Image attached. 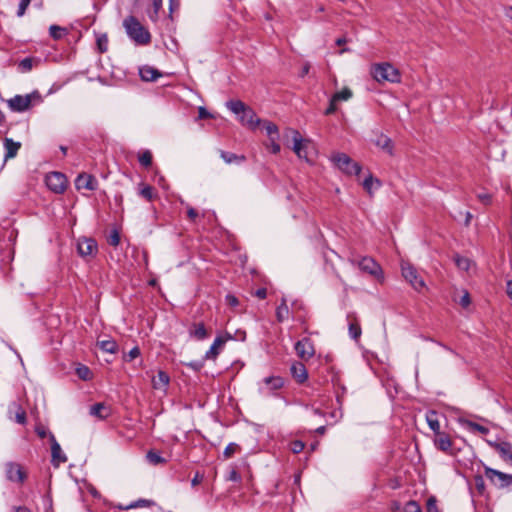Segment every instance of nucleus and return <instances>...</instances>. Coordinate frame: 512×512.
<instances>
[{
  "mask_svg": "<svg viewBox=\"0 0 512 512\" xmlns=\"http://www.w3.org/2000/svg\"><path fill=\"white\" fill-rule=\"evenodd\" d=\"M497 449L502 458L512 461V445L510 443L502 442L498 445Z\"/></svg>",
  "mask_w": 512,
  "mask_h": 512,
  "instance_id": "34",
  "label": "nucleus"
},
{
  "mask_svg": "<svg viewBox=\"0 0 512 512\" xmlns=\"http://www.w3.org/2000/svg\"><path fill=\"white\" fill-rule=\"evenodd\" d=\"M47 187L54 193L61 194L66 190V176L60 172H51L47 174L45 179Z\"/></svg>",
  "mask_w": 512,
  "mask_h": 512,
  "instance_id": "9",
  "label": "nucleus"
},
{
  "mask_svg": "<svg viewBox=\"0 0 512 512\" xmlns=\"http://www.w3.org/2000/svg\"><path fill=\"white\" fill-rule=\"evenodd\" d=\"M6 478L14 483L22 484L27 478V473L22 465L16 462H7L5 464Z\"/></svg>",
  "mask_w": 512,
  "mask_h": 512,
  "instance_id": "10",
  "label": "nucleus"
},
{
  "mask_svg": "<svg viewBox=\"0 0 512 512\" xmlns=\"http://www.w3.org/2000/svg\"><path fill=\"white\" fill-rule=\"evenodd\" d=\"M426 420L430 429L436 434L440 431V423L437 418V413L435 411H430L426 415Z\"/></svg>",
  "mask_w": 512,
  "mask_h": 512,
  "instance_id": "29",
  "label": "nucleus"
},
{
  "mask_svg": "<svg viewBox=\"0 0 512 512\" xmlns=\"http://www.w3.org/2000/svg\"><path fill=\"white\" fill-rule=\"evenodd\" d=\"M220 157L227 164L241 163V162H243L245 160V156H243V155H237L235 153L226 152V151H223V150L220 151Z\"/></svg>",
  "mask_w": 512,
  "mask_h": 512,
  "instance_id": "28",
  "label": "nucleus"
},
{
  "mask_svg": "<svg viewBox=\"0 0 512 512\" xmlns=\"http://www.w3.org/2000/svg\"><path fill=\"white\" fill-rule=\"evenodd\" d=\"M372 77L379 83L390 82L399 83L401 80L400 72L390 63L375 64L371 68Z\"/></svg>",
  "mask_w": 512,
  "mask_h": 512,
  "instance_id": "2",
  "label": "nucleus"
},
{
  "mask_svg": "<svg viewBox=\"0 0 512 512\" xmlns=\"http://www.w3.org/2000/svg\"><path fill=\"white\" fill-rule=\"evenodd\" d=\"M140 355V349L135 346L133 347L125 356V361H132L133 359L137 358Z\"/></svg>",
  "mask_w": 512,
  "mask_h": 512,
  "instance_id": "50",
  "label": "nucleus"
},
{
  "mask_svg": "<svg viewBox=\"0 0 512 512\" xmlns=\"http://www.w3.org/2000/svg\"><path fill=\"white\" fill-rule=\"evenodd\" d=\"M279 137H272L270 138L271 140V152L273 154H277L280 152V145L277 143V140H278Z\"/></svg>",
  "mask_w": 512,
  "mask_h": 512,
  "instance_id": "58",
  "label": "nucleus"
},
{
  "mask_svg": "<svg viewBox=\"0 0 512 512\" xmlns=\"http://www.w3.org/2000/svg\"><path fill=\"white\" fill-rule=\"evenodd\" d=\"M228 479L231 481L237 482V481H240L241 477L236 470H231L229 473Z\"/></svg>",
  "mask_w": 512,
  "mask_h": 512,
  "instance_id": "63",
  "label": "nucleus"
},
{
  "mask_svg": "<svg viewBox=\"0 0 512 512\" xmlns=\"http://www.w3.org/2000/svg\"><path fill=\"white\" fill-rule=\"evenodd\" d=\"M138 193L147 201H152L156 196L153 187H151L150 185H146L144 183L139 184Z\"/></svg>",
  "mask_w": 512,
  "mask_h": 512,
  "instance_id": "30",
  "label": "nucleus"
},
{
  "mask_svg": "<svg viewBox=\"0 0 512 512\" xmlns=\"http://www.w3.org/2000/svg\"><path fill=\"white\" fill-rule=\"evenodd\" d=\"M289 308L286 304V301L283 299L281 304L276 309V317L279 322H283L288 318Z\"/></svg>",
  "mask_w": 512,
  "mask_h": 512,
  "instance_id": "35",
  "label": "nucleus"
},
{
  "mask_svg": "<svg viewBox=\"0 0 512 512\" xmlns=\"http://www.w3.org/2000/svg\"><path fill=\"white\" fill-rule=\"evenodd\" d=\"M99 347L101 350L107 353H115L117 351L118 345L114 340H103L98 342Z\"/></svg>",
  "mask_w": 512,
  "mask_h": 512,
  "instance_id": "36",
  "label": "nucleus"
},
{
  "mask_svg": "<svg viewBox=\"0 0 512 512\" xmlns=\"http://www.w3.org/2000/svg\"><path fill=\"white\" fill-rule=\"evenodd\" d=\"M305 445L300 440H295L291 443V450L293 453L298 454L303 451Z\"/></svg>",
  "mask_w": 512,
  "mask_h": 512,
  "instance_id": "51",
  "label": "nucleus"
},
{
  "mask_svg": "<svg viewBox=\"0 0 512 512\" xmlns=\"http://www.w3.org/2000/svg\"><path fill=\"white\" fill-rule=\"evenodd\" d=\"M33 61L31 58H24L20 61L19 67L23 72H28L32 69Z\"/></svg>",
  "mask_w": 512,
  "mask_h": 512,
  "instance_id": "48",
  "label": "nucleus"
},
{
  "mask_svg": "<svg viewBox=\"0 0 512 512\" xmlns=\"http://www.w3.org/2000/svg\"><path fill=\"white\" fill-rule=\"evenodd\" d=\"M76 373L78 377L82 380H89L92 375L91 370L85 365H80L79 367H77Z\"/></svg>",
  "mask_w": 512,
  "mask_h": 512,
  "instance_id": "44",
  "label": "nucleus"
},
{
  "mask_svg": "<svg viewBox=\"0 0 512 512\" xmlns=\"http://www.w3.org/2000/svg\"><path fill=\"white\" fill-rule=\"evenodd\" d=\"M485 476L497 488L503 489L512 486V475L496 469L485 467Z\"/></svg>",
  "mask_w": 512,
  "mask_h": 512,
  "instance_id": "8",
  "label": "nucleus"
},
{
  "mask_svg": "<svg viewBox=\"0 0 512 512\" xmlns=\"http://www.w3.org/2000/svg\"><path fill=\"white\" fill-rule=\"evenodd\" d=\"M170 383L169 375L163 371H158L157 375L152 378V386L157 390H166L167 386Z\"/></svg>",
  "mask_w": 512,
  "mask_h": 512,
  "instance_id": "21",
  "label": "nucleus"
},
{
  "mask_svg": "<svg viewBox=\"0 0 512 512\" xmlns=\"http://www.w3.org/2000/svg\"><path fill=\"white\" fill-rule=\"evenodd\" d=\"M375 145L381 148L383 151L388 153L389 155L393 154V144L392 140L386 136L381 134L375 141Z\"/></svg>",
  "mask_w": 512,
  "mask_h": 512,
  "instance_id": "27",
  "label": "nucleus"
},
{
  "mask_svg": "<svg viewBox=\"0 0 512 512\" xmlns=\"http://www.w3.org/2000/svg\"><path fill=\"white\" fill-rule=\"evenodd\" d=\"M478 199L484 204H489L491 202V196L488 193L478 194Z\"/></svg>",
  "mask_w": 512,
  "mask_h": 512,
  "instance_id": "62",
  "label": "nucleus"
},
{
  "mask_svg": "<svg viewBox=\"0 0 512 512\" xmlns=\"http://www.w3.org/2000/svg\"><path fill=\"white\" fill-rule=\"evenodd\" d=\"M123 27L128 37L137 45H147L151 42V34L134 16H128L123 20Z\"/></svg>",
  "mask_w": 512,
  "mask_h": 512,
  "instance_id": "1",
  "label": "nucleus"
},
{
  "mask_svg": "<svg viewBox=\"0 0 512 512\" xmlns=\"http://www.w3.org/2000/svg\"><path fill=\"white\" fill-rule=\"evenodd\" d=\"M35 432L41 439L45 438L47 435L49 436L50 434L43 425H37L35 428Z\"/></svg>",
  "mask_w": 512,
  "mask_h": 512,
  "instance_id": "57",
  "label": "nucleus"
},
{
  "mask_svg": "<svg viewBox=\"0 0 512 512\" xmlns=\"http://www.w3.org/2000/svg\"><path fill=\"white\" fill-rule=\"evenodd\" d=\"M239 120L243 125H247L253 129L256 128L261 122L260 119L257 118L255 112L247 106L239 116Z\"/></svg>",
  "mask_w": 512,
  "mask_h": 512,
  "instance_id": "19",
  "label": "nucleus"
},
{
  "mask_svg": "<svg viewBox=\"0 0 512 512\" xmlns=\"http://www.w3.org/2000/svg\"><path fill=\"white\" fill-rule=\"evenodd\" d=\"M263 128L266 131V134L272 138V137H279L278 128L277 126L272 122L265 121L263 123Z\"/></svg>",
  "mask_w": 512,
  "mask_h": 512,
  "instance_id": "40",
  "label": "nucleus"
},
{
  "mask_svg": "<svg viewBox=\"0 0 512 512\" xmlns=\"http://www.w3.org/2000/svg\"><path fill=\"white\" fill-rule=\"evenodd\" d=\"M352 96H353L352 90L348 87H345L341 91L333 94L332 98L334 101H336L338 103L340 101H348L352 98Z\"/></svg>",
  "mask_w": 512,
  "mask_h": 512,
  "instance_id": "33",
  "label": "nucleus"
},
{
  "mask_svg": "<svg viewBox=\"0 0 512 512\" xmlns=\"http://www.w3.org/2000/svg\"><path fill=\"white\" fill-rule=\"evenodd\" d=\"M402 276L417 292L424 290L425 282L423 278L418 274V271L410 263L403 262L401 265Z\"/></svg>",
  "mask_w": 512,
  "mask_h": 512,
  "instance_id": "5",
  "label": "nucleus"
},
{
  "mask_svg": "<svg viewBox=\"0 0 512 512\" xmlns=\"http://www.w3.org/2000/svg\"><path fill=\"white\" fill-rule=\"evenodd\" d=\"M16 422L19 424L26 423V412L20 406H18L16 411Z\"/></svg>",
  "mask_w": 512,
  "mask_h": 512,
  "instance_id": "54",
  "label": "nucleus"
},
{
  "mask_svg": "<svg viewBox=\"0 0 512 512\" xmlns=\"http://www.w3.org/2000/svg\"><path fill=\"white\" fill-rule=\"evenodd\" d=\"M146 458L149 461V463L153 465L163 464L166 462V460L158 452L154 450L148 451Z\"/></svg>",
  "mask_w": 512,
  "mask_h": 512,
  "instance_id": "37",
  "label": "nucleus"
},
{
  "mask_svg": "<svg viewBox=\"0 0 512 512\" xmlns=\"http://www.w3.org/2000/svg\"><path fill=\"white\" fill-rule=\"evenodd\" d=\"M434 444L439 450L446 453L450 452L452 448V441L444 432H439L435 435Z\"/></svg>",
  "mask_w": 512,
  "mask_h": 512,
  "instance_id": "20",
  "label": "nucleus"
},
{
  "mask_svg": "<svg viewBox=\"0 0 512 512\" xmlns=\"http://www.w3.org/2000/svg\"><path fill=\"white\" fill-rule=\"evenodd\" d=\"M189 335L196 340H204L208 337L207 330L202 322L193 323L189 328Z\"/></svg>",
  "mask_w": 512,
  "mask_h": 512,
  "instance_id": "23",
  "label": "nucleus"
},
{
  "mask_svg": "<svg viewBox=\"0 0 512 512\" xmlns=\"http://www.w3.org/2000/svg\"><path fill=\"white\" fill-rule=\"evenodd\" d=\"M75 186L77 190L86 189L94 191L97 189V180L90 174L82 173L77 176Z\"/></svg>",
  "mask_w": 512,
  "mask_h": 512,
  "instance_id": "16",
  "label": "nucleus"
},
{
  "mask_svg": "<svg viewBox=\"0 0 512 512\" xmlns=\"http://www.w3.org/2000/svg\"><path fill=\"white\" fill-rule=\"evenodd\" d=\"M230 339H232V336L230 334H226L225 336H221V335L217 336L214 339L209 350L206 352L205 358L206 359H215L219 355L221 348Z\"/></svg>",
  "mask_w": 512,
  "mask_h": 512,
  "instance_id": "17",
  "label": "nucleus"
},
{
  "mask_svg": "<svg viewBox=\"0 0 512 512\" xmlns=\"http://www.w3.org/2000/svg\"><path fill=\"white\" fill-rule=\"evenodd\" d=\"M331 161L339 170L347 175H359L361 172L360 164L353 161L352 158L345 153H334L331 156Z\"/></svg>",
  "mask_w": 512,
  "mask_h": 512,
  "instance_id": "3",
  "label": "nucleus"
},
{
  "mask_svg": "<svg viewBox=\"0 0 512 512\" xmlns=\"http://www.w3.org/2000/svg\"><path fill=\"white\" fill-rule=\"evenodd\" d=\"M227 108L234 114L240 116L246 105L240 100H231L226 103Z\"/></svg>",
  "mask_w": 512,
  "mask_h": 512,
  "instance_id": "31",
  "label": "nucleus"
},
{
  "mask_svg": "<svg viewBox=\"0 0 512 512\" xmlns=\"http://www.w3.org/2000/svg\"><path fill=\"white\" fill-rule=\"evenodd\" d=\"M96 43L100 53H105L108 50V37L106 34H100L97 37Z\"/></svg>",
  "mask_w": 512,
  "mask_h": 512,
  "instance_id": "41",
  "label": "nucleus"
},
{
  "mask_svg": "<svg viewBox=\"0 0 512 512\" xmlns=\"http://www.w3.org/2000/svg\"><path fill=\"white\" fill-rule=\"evenodd\" d=\"M198 114L200 119L210 117V113L204 107H199Z\"/></svg>",
  "mask_w": 512,
  "mask_h": 512,
  "instance_id": "64",
  "label": "nucleus"
},
{
  "mask_svg": "<svg viewBox=\"0 0 512 512\" xmlns=\"http://www.w3.org/2000/svg\"><path fill=\"white\" fill-rule=\"evenodd\" d=\"M226 304L230 307H237L239 305V300L236 296L232 294H227L225 297Z\"/></svg>",
  "mask_w": 512,
  "mask_h": 512,
  "instance_id": "55",
  "label": "nucleus"
},
{
  "mask_svg": "<svg viewBox=\"0 0 512 512\" xmlns=\"http://www.w3.org/2000/svg\"><path fill=\"white\" fill-rule=\"evenodd\" d=\"M464 425L472 433H479L482 435H486L489 432V429L487 427L482 426V425L472 422V421H465Z\"/></svg>",
  "mask_w": 512,
  "mask_h": 512,
  "instance_id": "32",
  "label": "nucleus"
},
{
  "mask_svg": "<svg viewBox=\"0 0 512 512\" xmlns=\"http://www.w3.org/2000/svg\"><path fill=\"white\" fill-rule=\"evenodd\" d=\"M90 414L99 419H105L110 414V409L103 403H96L90 408Z\"/></svg>",
  "mask_w": 512,
  "mask_h": 512,
  "instance_id": "26",
  "label": "nucleus"
},
{
  "mask_svg": "<svg viewBox=\"0 0 512 512\" xmlns=\"http://www.w3.org/2000/svg\"><path fill=\"white\" fill-rule=\"evenodd\" d=\"M3 146H4V150H5L4 161H8V160L16 157V155L18 154V151L21 148V143L16 142L11 138L6 137L3 140Z\"/></svg>",
  "mask_w": 512,
  "mask_h": 512,
  "instance_id": "18",
  "label": "nucleus"
},
{
  "mask_svg": "<svg viewBox=\"0 0 512 512\" xmlns=\"http://www.w3.org/2000/svg\"><path fill=\"white\" fill-rule=\"evenodd\" d=\"M347 319L349 320V325H348L349 335L352 339L357 341L360 338L361 333H362L360 324L358 323L354 313H349L347 315Z\"/></svg>",
  "mask_w": 512,
  "mask_h": 512,
  "instance_id": "22",
  "label": "nucleus"
},
{
  "mask_svg": "<svg viewBox=\"0 0 512 512\" xmlns=\"http://www.w3.org/2000/svg\"><path fill=\"white\" fill-rule=\"evenodd\" d=\"M107 241L111 246L117 247L120 243L119 232L116 229L112 230L107 238Z\"/></svg>",
  "mask_w": 512,
  "mask_h": 512,
  "instance_id": "46",
  "label": "nucleus"
},
{
  "mask_svg": "<svg viewBox=\"0 0 512 512\" xmlns=\"http://www.w3.org/2000/svg\"><path fill=\"white\" fill-rule=\"evenodd\" d=\"M403 512H421V508L415 501H409L405 507Z\"/></svg>",
  "mask_w": 512,
  "mask_h": 512,
  "instance_id": "49",
  "label": "nucleus"
},
{
  "mask_svg": "<svg viewBox=\"0 0 512 512\" xmlns=\"http://www.w3.org/2000/svg\"><path fill=\"white\" fill-rule=\"evenodd\" d=\"M151 504H152V501H150V500L139 499L138 501H136L134 503H131L125 509L137 508V507H143V506H150Z\"/></svg>",
  "mask_w": 512,
  "mask_h": 512,
  "instance_id": "53",
  "label": "nucleus"
},
{
  "mask_svg": "<svg viewBox=\"0 0 512 512\" xmlns=\"http://www.w3.org/2000/svg\"><path fill=\"white\" fill-rule=\"evenodd\" d=\"M292 134L293 146L292 149L300 159L309 161V148L312 147V142L309 139H304L299 131L290 130Z\"/></svg>",
  "mask_w": 512,
  "mask_h": 512,
  "instance_id": "7",
  "label": "nucleus"
},
{
  "mask_svg": "<svg viewBox=\"0 0 512 512\" xmlns=\"http://www.w3.org/2000/svg\"><path fill=\"white\" fill-rule=\"evenodd\" d=\"M353 264H357L359 269L365 273L375 277L380 282L384 280V274L381 266L371 257H363L359 261L352 260Z\"/></svg>",
  "mask_w": 512,
  "mask_h": 512,
  "instance_id": "6",
  "label": "nucleus"
},
{
  "mask_svg": "<svg viewBox=\"0 0 512 512\" xmlns=\"http://www.w3.org/2000/svg\"><path fill=\"white\" fill-rule=\"evenodd\" d=\"M427 511L428 512H438L436 500L434 498H430L427 501Z\"/></svg>",
  "mask_w": 512,
  "mask_h": 512,
  "instance_id": "60",
  "label": "nucleus"
},
{
  "mask_svg": "<svg viewBox=\"0 0 512 512\" xmlns=\"http://www.w3.org/2000/svg\"><path fill=\"white\" fill-rule=\"evenodd\" d=\"M239 450H240L239 445L234 442H231L224 449L223 456L225 459H229Z\"/></svg>",
  "mask_w": 512,
  "mask_h": 512,
  "instance_id": "43",
  "label": "nucleus"
},
{
  "mask_svg": "<svg viewBox=\"0 0 512 512\" xmlns=\"http://www.w3.org/2000/svg\"><path fill=\"white\" fill-rule=\"evenodd\" d=\"M139 74L144 81H155L160 77L159 71L149 66L140 68Z\"/></svg>",
  "mask_w": 512,
  "mask_h": 512,
  "instance_id": "25",
  "label": "nucleus"
},
{
  "mask_svg": "<svg viewBox=\"0 0 512 512\" xmlns=\"http://www.w3.org/2000/svg\"><path fill=\"white\" fill-rule=\"evenodd\" d=\"M374 183L376 184L377 188L380 187L381 185L380 181L378 179H374L371 174H369L368 177H366L363 181V187L369 194H371L372 192V187Z\"/></svg>",
  "mask_w": 512,
  "mask_h": 512,
  "instance_id": "39",
  "label": "nucleus"
},
{
  "mask_svg": "<svg viewBox=\"0 0 512 512\" xmlns=\"http://www.w3.org/2000/svg\"><path fill=\"white\" fill-rule=\"evenodd\" d=\"M203 480V475L200 474L199 472H196L195 476L192 478L191 480V485L194 487V486H197L198 484H200Z\"/></svg>",
  "mask_w": 512,
  "mask_h": 512,
  "instance_id": "61",
  "label": "nucleus"
},
{
  "mask_svg": "<svg viewBox=\"0 0 512 512\" xmlns=\"http://www.w3.org/2000/svg\"><path fill=\"white\" fill-rule=\"evenodd\" d=\"M291 373L294 379L299 383H303L308 377L304 364L299 362L292 364Z\"/></svg>",
  "mask_w": 512,
  "mask_h": 512,
  "instance_id": "24",
  "label": "nucleus"
},
{
  "mask_svg": "<svg viewBox=\"0 0 512 512\" xmlns=\"http://www.w3.org/2000/svg\"><path fill=\"white\" fill-rule=\"evenodd\" d=\"M284 385V380L279 376H269L263 379L259 384V393L264 396L272 395L275 391L281 389Z\"/></svg>",
  "mask_w": 512,
  "mask_h": 512,
  "instance_id": "11",
  "label": "nucleus"
},
{
  "mask_svg": "<svg viewBox=\"0 0 512 512\" xmlns=\"http://www.w3.org/2000/svg\"><path fill=\"white\" fill-rule=\"evenodd\" d=\"M31 3V0H21L19 3V7L17 10V16L22 17L25 14V11L29 4Z\"/></svg>",
  "mask_w": 512,
  "mask_h": 512,
  "instance_id": "52",
  "label": "nucleus"
},
{
  "mask_svg": "<svg viewBox=\"0 0 512 512\" xmlns=\"http://www.w3.org/2000/svg\"><path fill=\"white\" fill-rule=\"evenodd\" d=\"M34 99L40 100V95L36 91L26 95H15L7 100V105L11 111L21 113L31 108Z\"/></svg>",
  "mask_w": 512,
  "mask_h": 512,
  "instance_id": "4",
  "label": "nucleus"
},
{
  "mask_svg": "<svg viewBox=\"0 0 512 512\" xmlns=\"http://www.w3.org/2000/svg\"><path fill=\"white\" fill-rule=\"evenodd\" d=\"M459 304H460L462 307H464V308H466V307H468V306H469V304H470V296H469V293H468V292H465V293L462 295V297H461V298H460V300H459Z\"/></svg>",
  "mask_w": 512,
  "mask_h": 512,
  "instance_id": "59",
  "label": "nucleus"
},
{
  "mask_svg": "<svg viewBox=\"0 0 512 512\" xmlns=\"http://www.w3.org/2000/svg\"><path fill=\"white\" fill-rule=\"evenodd\" d=\"M135 6L144 9L149 19L156 22L162 8V0H135Z\"/></svg>",
  "mask_w": 512,
  "mask_h": 512,
  "instance_id": "12",
  "label": "nucleus"
},
{
  "mask_svg": "<svg viewBox=\"0 0 512 512\" xmlns=\"http://www.w3.org/2000/svg\"><path fill=\"white\" fill-rule=\"evenodd\" d=\"M295 350L297 355L303 359L308 360L313 357L315 350L312 342L308 338H303L295 344Z\"/></svg>",
  "mask_w": 512,
  "mask_h": 512,
  "instance_id": "15",
  "label": "nucleus"
},
{
  "mask_svg": "<svg viewBox=\"0 0 512 512\" xmlns=\"http://www.w3.org/2000/svg\"><path fill=\"white\" fill-rule=\"evenodd\" d=\"M98 250L97 242L93 238H80L77 242V251L81 257H92Z\"/></svg>",
  "mask_w": 512,
  "mask_h": 512,
  "instance_id": "13",
  "label": "nucleus"
},
{
  "mask_svg": "<svg viewBox=\"0 0 512 512\" xmlns=\"http://www.w3.org/2000/svg\"><path fill=\"white\" fill-rule=\"evenodd\" d=\"M337 111V102L333 100L331 97L329 101V106L325 110V115H331L334 114Z\"/></svg>",
  "mask_w": 512,
  "mask_h": 512,
  "instance_id": "56",
  "label": "nucleus"
},
{
  "mask_svg": "<svg viewBox=\"0 0 512 512\" xmlns=\"http://www.w3.org/2000/svg\"><path fill=\"white\" fill-rule=\"evenodd\" d=\"M139 163L144 167H149L152 163V154L149 150L143 151L138 157Z\"/></svg>",
  "mask_w": 512,
  "mask_h": 512,
  "instance_id": "42",
  "label": "nucleus"
},
{
  "mask_svg": "<svg viewBox=\"0 0 512 512\" xmlns=\"http://www.w3.org/2000/svg\"><path fill=\"white\" fill-rule=\"evenodd\" d=\"M458 268L468 271L471 266V261L466 257L457 256L455 259Z\"/></svg>",
  "mask_w": 512,
  "mask_h": 512,
  "instance_id": "45",
  "label": "nucleus"
},
{
  "mask_svg": "<svg viewBox=\"0 0 512 512\" xmlns=\"http://www.w3.org/2000/svg\"><path fill=\"white\" fill-rule=\"evenodd\" d=\"M49 440L51 443V463L53 466L58 467L61 463H65L67 461V457L62 452V449L53 434H49Z\"/></svg>",
  "mask_w": 512,
  "mask_h": 512,
  "instance_id": "14",
  "label": "nucleus"
},
{
  "mask_svg": "<svg viewBox=\"0 0 512 512\" xmlns=\"http://www.w3.org/2000/svg\"><path fill=\"white\" fill-rule=\"evenodd\" d=\"M474 484H475V488L477 489L479 494H484V492H485V481H484L483 476L475 475L474 476Z\"/></svg>",
  "mask_w": 512,
  "mask_h": 512,
  "instance_id": "47",
  "label": "nucleus"
},
{
  "mask_svg": "<svg viewBox=\"0 0 512 512\" xmlns=\"http://www.w3.org/2000/svg\"><path fill=\"white\" fill-rule=\"evenodd\" d=\"M49 34L53 39L59 40L66 34V29L57 25H51Z\"/></svg>",
  "mask_w": 512,
  "mask_h": 512,
  "instance_id": "38",
  "label": "nucleus"
}]
</instances>
